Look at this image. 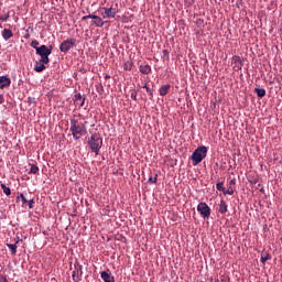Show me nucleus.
<instances>
[{"label": "nucleus", "instance_id": "1", "mask_svg": "<svg viewBox=\"0 0 282 282\" xmlns=\"http://www.w3.org/2000/svg\"><path fill=\"white\" fill-rule=\"evenodd\" d=\"M87 122H83L76 117L70 119V128L69 131L74 138V140H80V135H85L87 133Z\"/></svg>", "mask_w": 282, "mask_h": 282}, {"label": "nucleus", "instance_id": "2", "mask_svg": "<svg viewBox=\"0 0 282 282\" xmlns=\"http://www.w3.org/2000/svg\"><path fill=\"white\" fill-rule=\"evenodd\" d=\"M208 154V148L206 145L198 147L192 154L191 160L193 161L194 166L200 164V162L206 159Z\"/></svg>", "mask_w": 282, "mask_h": 282}, {"label": "nucleus", "instance_id": "3", "mask_svg": "<svg viewBox=\"0 0 282 282\" xmlns=\"http://www.w3.org/2000/svg\"><path fill=\"white\" fill-rule=\"evenodd\" d=\"M52 50H54L52 45L47 47L44 44L36 48L35 54L41 57L40 63H50V55L52 54Z\"/></svg>", "mask_w": 282, "mask_h": 282}, {"label": "nucleus", "instance_id": "4", "mask_svg": "<svg viewBox=\"0 0 282 282\" xmlns=\"http://www.w3.org/2000/svg\"><path fill=\"white\" fill-rule=\"evenodd\" d=\"M88 144L91 149V152L98 155L100 149L102 148V138L98 137L97 134H93L88 140Z\"/></svg>", "mask_w": 282, "mask_h": 282}, {"label": "nucleus", "instance_id": "5", "mask_svg": "<svg viewBox=\"0 0 282 282\" xmlns=\"http://www.w3.org/2000/svg\"><path fill=\"white\" fill-rule=\"evenodd\" d=\"M72 47H76V39L74 37L63 41L59 45V51L67 54Z\"/></svg>", "mask_w": 282, "mask_h": 282}, {"label": "nucleus", "instance_id": "6", "mask_svg": "<svg viewBox=\"0 0 282 282\" xmlns=\"http://www.w3.org/2000/svg\"><path fill=\"white\" fill-rule=\"evenodd\" d=\"M105 12L101 13L102 19H115L118 12V4L110 8H102Z\"/></svg>", "mask_w": 282, "mask_h": 282}, {"label": "nucleus", "instance_id": "7", "mask_svg": "<svg viewBox=\"0 0 282 282\" xmlns=\"http://www.w3.org/2000/svg\"><path fill=\"white\" fill-rule=\"evenodd\" d=\"M197 210L204 217V219H208L210 217V207L206 203H199L197 205Z\"/></svg>", "mask_w": 282, "mask_h": 282}, {"label": "nucleus", "instance_id": "8", "mask_svg": "<svg viewBox=\"0 0 282 282\" xmlns=\"http://www.w3.org/2000/svg\"><path fill=\"white\" fill-rule=\"evenodd\" d=\"M80 276H83V265L76 262L75 270L73 271L72 278L75 282H78L80 281Z\"/></svg>", "mask_w": 282, "mask_h": 282}, {"label": "nucleus", "instance_id": "9", "mask_svg": "<svg viewBox=\"0 0 282 282\" xmlns=\"http://www.w3.org/2000/svg\"><path fill=\"white\" fill-rule=\"evenodd\" d=\"M232 64H234V69L236 72H239V69H241V67H243V63L241 62V57L237 56V55H235L232 57Z\"/></svg>", "mask_w": 282, "mask_h": 282}, {"label": "nucleus", "instance_id": "10", "mask_svg": "<svg viewBox=\"0 0 282 282\" xmlns=\"http://www.w3.org/2000/svg\"><path fill=\"white\" fill-rule=\"evenodd\" d=\"M12 80L8 76H0V89H6V87H10Z\"/></svg>", "mask_w": 282, "mask_h": 282}, {"label": "nucleus", "instance_id": "11", "mask_svg": "<svg viewBox=\"0 0 282 282\" xmlns=\"http://www.w3.org/2000/svg\"><path fill=\"white\" fill-rule=\"evenodd\" d=\"M74 102L80 109V107H85V97H83V95H80V93H78L74 96Z\"/></svg>", "mask_w": 282, "mask_h": 282}, {"label": "nucleus", "instance_id": "12", "mask_svg": "<svg viewBox=\"0 0 282 282\" xmlns=\"http://www.w3.org/2000/svg\"><path fill=\"white\" fill-rule=\"evenodd\" d=\"M101 279L104 282H116V279L113 275H111V273H109V271H102Z\"/></svg>", "mask_w": 282, "mask_h": 282}, {"label": "nucleus", "instance_id": "13", "mask_svg": "<svg viewBox=\"0 0 282 282\" xmlns=\"http://www.w3.org/2000/svg\"><path fill=\"white\" fill-rule=\"evenodd\" d=\"M218 212L220 215H226V213H228V204H226V200H220Z\"/></svg>", "mask_w": 282, "mask_h": 282}, {"label": "nucleus", "instance_id": "14", "mask_svg": "<svg viewBox=\"0 0 282 282\" xmlns=\"http://www.w3.org/2000/svg\"><path fill=\"white\" fill-rule=\"evenodd\" d=\"M12 36H14V33H12V30L4 29L2 31V37L4 39V41H10V39H12Z\"/></svg>", "mask_w": 282, "mask_h": 282}, {"label": "nucleus", "instance_id": "15", "mask_svg": "<svg viewBox=\"0 0 282 282\" xmlns=\"http://www.w3.org/2000/svg\"><path fill=\"white\" fill-rule=\"evenodd\" d=\"M139 72L141 74L149 75V74H151V66L149 64L140 65L139 66Z\"/></svg>", "mask_w": 282, "mask_h": 282}, {"label": "nucleus", "instance_id": "16", "mask_svg": "<svg viewBox=\"0 0 282 282\" xmlns=\"http://www.w3.org/2000/svg\"><path fill=\"white\" fill-rule=\"evenodd\" d=\"M105 21H102V18L96 15L95 20L93 21V25H96V28H104Z\"/></svg>", "mask_w": 282, "mask_h": 282}, {"label": "nucleus", "instance_id": "17", "mask_svg": "<svg viewBox=\"0 0 282 282\" xmlns=\"http://www.w3.org/2000/svg\"><path fill=\"white\" fill-rule=\"evenodd\" d=\"M17 243H19V240L15 241V243H7L6 245L7 248H9V250H11L12 257H17V248H18Z\"/></svg>", "mask_w": 282, "mask_h": 282}, {"label": "nucleus", "instance_id": "18", "mask_svg": "<svg viewBox=\"0 0 282 282\" xmlns=\"http://www.w3.org/2000/svg\"><path fill=\"white\" fill-rule=\"evenodd\" d=\"M45 63H42L41 59L39 62H35L34 70L37 73H41L45 70Z\"/></svg>", "mask_w": 282, "mask_h": 282}, {"label": "nucleus", "instance_id": "19", "mask_svg": "<svg viewBox=\"0 0 282 282\" xmlns=\"http://www.w3.org/2000/svg\"><path fill=\"white\" fill-rule=\"evenodd\" d=\"M169 89H171V85H164L160 88L159 93L160 96H166V94H169Z\"/></svg>", "mask_w": 282, "mask_h": 282}, {"label": "nucleus", "instance_id": "20", "mask_svg": "<svg viewBox=\"0 0 282 282\" xmlns=\"http://www.w3.org/2000/svg\"><path fill=\"white\" fill-rule=\"evenodd\" d=\"M1 188L4 193V195H7L8 197H10V195H12V191L10 189V187L6 186V183H1Z\"/></svg>", "mask_w": 282, "mask_h": 282}, {"label": "nucleus", "instance_id": "21", "mask_svg": "<svg viewBox=\"0 0 282 282\" xmlns=\"http://www.w3.org/2000/svg\"><path fill=\"white\" fill-rule=\"evenodd\" d=\"M254 93L257 94L258 98H263L265 96V90L263 88H254Z\"/></svg>", "mask_w": 282, "mask_h": 282}, {"label": "nucleus", "instance_id": "22", "mask_svg": "<svg viewBox=\"0 0 282 282\" xmlns=\"http://www.w3.org/2000/svg\"><path fill=\"white\" fill-rule=\"evenodd\" d=\"M123 68L126 69V72H131V69H133V62L128 61L123 64Z\"/></svg>", "mask_w": 282, "mask_h": 282}, {"label": "nucleus", "instance_id": "23", "mask_svg": "<svg viewBox=\"0 0 282 282\" xmlns=\"http://www.w3.org/2000/svg\"><path fill=\"white\" fill-rule=\"evenodd\" d=\"M270 259H272L270 253H262L261 258H260V261H261V263H265L267 261H270Z\"/></svg>", "mask_w": 282, "mask_h": 282}, {"label": "nucleus", "instance_id": "24", "mask_svg": "<svg viewBox=\"0 0 282 282\" xmlns=\"http://www.w3.org/2000/svg\"><path fill=\"white\" fill-rule=\"evenodd\" d=\"M29 173H31L32 175H36L39 173V166L36 165H30V171Z\"/></svg>", "mask_w": 282, "mask_h": 282}, {"label": "nucleus", "instance_id": "25", "mask_svg": "<svg viewBox=\"0 0 282 282\" xmlns=\"http://www.w3.org/2000/svg\"><path fill=\"white\" fill-rule=\"evenodd\" d=\"M143 89L147 90V94L150 96V98H153V89H151L149 86L144 85Z\"/></svg>", "mask_w": 282, "mask_h": 282}, {"label": "nucleus", "instance_id": "26", "mask_svg": "<svg viewBox=\"0 0 282 282\" xmlns=\"http://www.w3.org/2000/svg\"><path fill=\"white\" fill-rule=\"evenodd\" d=\"M249 184H251V186H254V184H259V178L257 177H251V178H247Z\"/></svg>", "mask_w": 282, "mask_h": 282}, {"label": "nucleus", "instance_id": "27", "mask_svg": "<svg viewBox=\"0 0 282 282\" xmlns=\"http://www.w3.org/2000/svg\"><path fill=\"white\" fill-rule=\"evenodd\" d=\"M131 98H132V100H134L135 102H138V90H132V91H131Z\"/></svg>", "mask_w": 282, "mask_h": 282}, {"label": "nucleus", "instance_id": "28", "mask_svg": "<svg viewBox=\"0 0 282 282\" xmlns=\"http://www.w3.org/2000/svg\"><path fill=\"white\" fill-rule=\"evenodd\" d=\"M224 195H235V191L232 188L224 189L223 191Z\"/></svg>", "mask_w": 282, "mask_h": 282}, {"label": "nucleus", "instance_id": "29", "mask_svg": "<svg viewBox=\"0 0 282 282\" xmlns=\"http://www.w3.org/2000/svg\"><path fill=\"white\" fill-rule=\"evenodd\" d=\"M31 47H33V48L35 50V52H36V50L40 47V46H39V41L33 40V41L31 42Z\"/></svg>", "mask_w": 282, "mask_h": 282}, {"label": "nucleus", "instance_id": "30", "mask_svg": "<svg viewBox=\"0 0 282 282\" xmlns=\"http://www.w3.org/2000/svg\"><path fill=\"white\" fill-rule=\"evenodd\" d=\"M8 19H10V12H8V13L4 14V15H0V21H2V22L8 21Z\"/></svg>", "mask_w": 282, "mask_h": 282}, {"label": "nucleus", "instance_id": "31", "mask_svg": "<svg viewBox=\"0 0 282 282\" xmlns=\"http://www.w3.org/2000/svg\"><path fill=\"white\" fill-rule=\"evenodd\" d=\"M87 19H93L95 21L96 15H94V14L85 15V17L82 18V21H87Z\"/></svg>", "mask_w": 282, "mask_h": 282}, {"label": "nucleus", "instance_id": "32", "mask_svg": "<svg viewBox=\"0 0 282 282\" xmlns=\"http://www.w3.org/2000/svg\"><path fill=\"white\" fill-rule=\"evenodd\" d=\"M158 183V177H149L148 184H156Z\"/></svg>", "mask_w": 282, "mask_h": 282}, {"label": "nucleus", "instance_id": "33", "mask_svg": "<svg viewBox=\"0 0 282 282\" xmlns=\"http://www.w3.org/2000/svg\"><path fill=\"white\" fill-rule=\"evenodd\" d=\"M17 199H22V204H28L25 195H23V194H20V196H18Z\"/></svg>", "mask_w": 282, "mask_h": 282}, {"label": "nucleus", "instance_id": "34", "mask_svg": "<svg viewBox=\"0 0 282 282\" xmlns=\"http://www.w3.org/2000/svg\"><path fill=\"white\" fill-rule=\"evenodd\" d=\"M217 191H225L226 187H224V183H217L216 185Z\"/></svg>", "mask_w": 282, "mask_h": 282}, {"label": "nucleus", "instance_id": "35", "mask_svg": "<svg viewBox=\"0 0 282 282\" xmlns=\"http://www.w3.org/2000/svg\"><path fill=\"white\" fill-rule=\"evenodd\" d=\"M26 204H29V208H33L34 199L28 200Z\"/></svg>", "mask_w": 282, "mask_h": 282}, {"label": "nucleus", "instance_id": "36", "mask_svg": "<svg viewBox=\"0 0 282 282\" xmlns=\"http://www.w3.org/2000/svg\"><path fill=\"white\" fill-rule=\"evenodd\" d=\"M0 282H8V278H6L4 275H0Z\"/></svg>", "mask_w": 282, "mask_h": 282}, {"label": "nucleus", "instance_id": "37", "mask_svg": "<svg viewBox=\"0 0 282 282\" xmlns=\"http://www.w3.org/2000/svg\"><path fill=\"white\" fill-rule=\"evenodd\" d=\"M0 105H3V95H0Z\"/></svg>", "mask_w": 282, "mask_h": 282}, {"label": "nucleus", "instance_id": "38", "mask_svg": "<svg viewBox=\"0 0 282 282\" xmlns=\"http://www.w3.org/2000/svg\"><path fill=\"white\" fill-rule=\"evenodd\" d=\"M163 54H164V56H169V51L164 50Z\"/></svg>", "mask_w": 282, "mask_h": 282}, {"label": "nucleus", "instance_id": "39", "mask_svg": "<svg viewBox=\"0 0 282 282\" xmlns=\"http://www.w3.org/2000/svg\"><path fill=\"white\" fill-rule=\"evenodd\" d=\"M105 78H106V79H109V78H111V76H109V75H106V76H105Z\"/></svg>", "mask_w": 282, "mask_h": 282}, {"label": "nucleus", "instance_id": "40", "mask_svg": "<svg viewBox=\"0 0 282 282\" xmlns=\"http://www.w3.org/2000/svg\"><path fill=\"white\" fill-rule=\"evenodd\" d=\"M230 184H235V180H231V181H230Z\"/></svg>", "mask_w": 282, "mask_h": 282}]
</instances>
